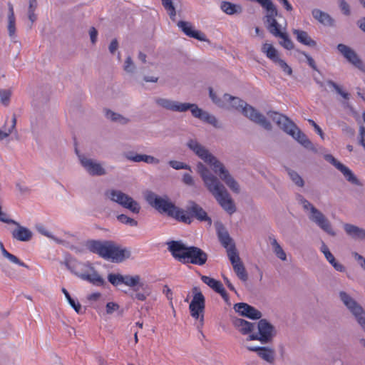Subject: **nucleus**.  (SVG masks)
Returning a JSON list of instances; mask_svg holds the SVG:
<instances>
[{
  "label": "nucleus",
  "instance_id": "obj_1",
  "mask_svg": "<svg viewBox=\"0 0 365 365\" xmlns=\"http://www.w3.org/2000/svg\"><path fill=\"white\" fill-rule=\"evenodd\" d=\"M146 200L155 209L160 212H165L180 222L190 224L195 218L200 222H207L209 225L212 224V220L207 216V212L196 202H190L184 210L176 207L173 202L162 198L153 192L146 196Z\"/></svg>",
  "mask_w": 365,
  "mask_h": 365
},
{
  "label": "nucleus",
  "instance_id": "obj_2",
  "mask_svg": "<svg viewBox=\"0 0 365 365\" xmlns=\"http://www.w3.org/2000/svg\"><path fill=\"white\" fill-rule=\"evenodd\" d=\"M210 96L212 101L219 106H226L229 108H235L236 110L241 109L242 113L252 121L258 123L267 130L272 129L270 123L263 115L257 112L252 106L248 105L240 98L232 97L229 94H225L223 96L224 100L221 101L220 99L217 98L215 93L211 88H210Z\"/></svg>",
  "mask_w": 365,
  "mask_h": 365
},
{
  "label": "nucleus",
  "instance_id": "obj_3",
  "mask_svg": "<svg viewBox=\"0 0 365 365\" xmlns=\"http://www.w3.org/2000/svg\"><path fill=\"white\" fill-rule=\"evenodd\" d=\"M200 174L207 190L213 195L221 207L229 214L235 212V205L224 185L202 163L197 165Z\"/></svg>",
  "mask_w": 365,
  "mask_h": 365
},
{
  "label": "nucleus",
  "instance_id": "obj_4",
  "mask_svg": "<svg viewBox=\"0 0 365 365\" xmlns=\"http://www.w3.org/2000/svg\"><path fill=\"white\" fill-rule=\"evenodd\" d=\"M189 148L193 150L202 160L209 164L213 171L219 174L220 178L227 184V185L235 192H239V185L229 172L225 168L224 165L210 154L207 149L198 143L196 140H190L188 143Z\"/></svg>",
  "mask_w": 365,
  "mask_h": 365
},
{
  "label": "nucleus",
  "instance_id": "obj_5",
  "mask_svg": "<svg viewBox=\"0 0 365 365\" xmlns=\"http://www.w3.org/2000/svg\"><path fill=\"white\" fill-rule=\"evenodd\" d=\"M88 248L103 259L116 263L121 262L130 256L129 250L122 248L112 241L91 240L88 242Z\"/></svg>",
  "mask_w": 365,
  "mask_h": 365
},
{
  "label": "nucleus",
  "instance_id": "obj_6",
  "mask_svg": "<svg viewBox=\"0 0 365 365\" xmlns=\"http://www.w3.org/2000/svg\"><path fill=\"white\" fill-rule=\"evenodd\" d=\"M235 327L242 334H250L247 340H259L262 343L269 341L273 336L274 327L266 319H260L257 324L258 332L252 333L256 325L242 319H235L233 321Z\"/></svg>",
  "mask_w": 365,
  "mask_h": 365
},
{
  "label": "nucleus",
  "instance_id": "obj_7",
  "mask_svg": "<svg viewBox=\"0 0 365 365\" xmlns=\"http://www.w3.org/2000/svg\"><path fill=\"white\" fill-rule=\"evenodd\" d=\"M267 114L282 130L293 137L304 148L310 150L314 149L313 144L306 135L286 115L275 111H269Z\"/></svg>",
  "mask_w": 365,
  "mask_h": 365
},
{
  "label": "nucleus",
  "instance_id": "obj_8",
  "mask_svg": "<svg viewBox=\"0 0 365 365\" xmlns=\"http://www.w3.org/2000/svg\"><path fill=\"white\" fill-rule=\"evenodd\" d=\"M262 6L267 11V22L268 23V30L274 36L281 38L280 44L287 50H292L294 44L288 36L281 31L280 26L277 22L275 17L277 16V10L273 4L272 1H258Z\"/></svg>",
  "mask_w": 365,
  "mask_h": 365
},
{
  "label": "nucleus",
  "instance_id": "obj_9",
  "mask_svg": "<svg viewBox=\"0 0 365 365\" xmlns=\"http://www.w3.org/2000/svg\"><path fill=\"white\" fill-rule=\"evenodd\" d=\"M156 103L168 110L173 111L184 112L187 110H190L192 114L195 118L202 119L204 114V111L199 108L195 104L187 103H178L176 101H172L165 98L156 99Z\"/></svg>",
  "mask_w": 365,
  "mask_h": 365
},
{
  "label": "nucleus",
  "instance_id": "obj_10",
  "mask_svg": "<svg viewBox=\"0 0 365 365\" xmlns=\"http://www.w3.org/2000/svg\"><path fill=\"white\" fill-rule=\"evenodd\" d=\"M105 195L133 213L138 214L140 210V206L135 200L120 190H108L105 192Z\"/></svg>",
  "mask_w": 365,
  "mask_h": 365
},
{
  "label": "nucleus",
  "instance_id": "obj_11",
  "mask_svg": "<svg viewBox=\"0 0 365 365\" xmlns=\"http://www.w3.org/2000/svg\"><path fill=\"white\" fill-rule=\"evenodd\" d=\"M300 202L305 210H310L309 219L315 222L321 229L331 235L335 233L332 230L330 222L325 216L316 207H314L308 200L300 196Z\"/></svg>",
  "mask_w": 365,
  "mask_h": 365
},
{
  "label": "nucleus",
  "instance_id": "obj_12",
  "mask_svg": "<svg viewBox=\"0 0 365 365\" xmlns=\"http://www.w3.org/2000/svg\"><path fill=\"white\" fill-rule=\"evenodd\" d=\"M193 297L190 304L189 309L190 315L195 319L204 320V311L205 307V299L200 289L197 287L192 288Z\"/></svg>",
  "mask_w": 365,
  "mask_h": 365
},
{
  "label": "nucleus",
  "instance_id": "obj_13",
  "mask_svg": "<svg viewBox=\"0 0 365 365\" xmlns=\"http://www.w3.org/2000/svg\"><path fill=\"white\" fill-rule=\"evenodd\" d=\"M339 296L344 305L354 315L358 323L365 331V312L362 307L346 292H341Z\"/></svg>",
  "mask_w": 365,
  "mask_h": 365
},
{
  "label": "nucleus",
  "instance_id": "obj_14",
  "mask_svg": "<svg viewBox=\"0 0 365 365\" xmlns=\"http://www.w3.org/2000/svg\"><path fill=\"white\" fill-rule=\"evenodd\" d=\"M168 250L176 260L185 263L190 247L186 246L181 241L172 240L167 243Z\"/></svg>",
  "mask_w": 365,
  "mask_h": 365
},
{
  "label": "nucleus",
  "instance_id": "obj_15",
  "mask_svg": "<svg viewBox=\"0 0 365 365\" xmlns=\"http://www.w3.org/2000/svg\"><path fill=\"white\" fill-rule=\"evenodd\" d=\"M324 159L332 164L336 169H338L344 176L347 181L351 182L353 185H361L359 180L354 175L352 171L346 166L341 163L334 157L331 154H327L324 155Z\"/></svg>",
  "mask_w": 365,
  "mask_h": 365
},
{
  "label": "nucleus",
  "instance_id": "obj_16",
  "mask_svg": "<svg viewBox=\"0 0 365 365\" xmlns=\"http://www.w3.org/2000/svg\"><path fill=\"white\" fill-rule=\"evenodd\" d=\"M228 258L238 278L243 282L247 281L248 275L238 252H235L233 249L230 250L228 252Z\"/></svg>",
  "mask_w": 365,
  "mask_h": 365
},
{
  "label": "nucleus",
  "instance_id": "obj_17",
  "mask_svg": "<svg viewBox=\"0 0 365 365\" xmlns=\"http://www.w3.org/2000/svg\"><path fill=\"white\" fill-rule=\"evenodd\" d=\"M337 49L349 63L359 70L365 71V66L362 61L353 49L343 43H339L337 46Z\"/></svg>",
  "mask_w": 365,
  "mask_h": 365
},
{
  "label": "nucleus",
  "instance_id": "obj_18",
  "mask_svg": "<svg viewBox=\"0 0 365 365\" xmlns=\"http://www.w3.org/2000/svg\"><path fill=\"white\" fill-rule=\"evenodd\" d=\"M207 260V255L206 252L197 247L190 246V250L184 264L190 263L202 266L206 263Z\"/></svg>",
  "mask_w": 365,
  "mask_h": 365
},
{
  "label": "nucleus",
  "instance_id": "obj_19",
  "mask_svg": "<svg viewBox=\"0 0 365 365\" xmlns=\"http://www.w3.org/2000/svg\"><path fill=\"white\" fill-rule=\"evenodd\" d=\"M66 266L71 270V272H73L76 275L78 276L83 280L88 281L96 286H103L104 284V279L91 266H89L91 270L92 271V273L91 274L78 273L75 270L74 267H72L70 263H67Z\"/></svg>",
  "mask_w": 365,
  "mask_h": 365
},
{
  "label": "nucleus",
  "instance_id": "obj_20",
  "mask_svg": "<svg viewBox=\"0 0 365 365\" xmlns=\"http://www.w3.org/2000/svg\"><path fill=\"white\" fill-rule=\"evenodd\" d=\"M216 230L218 239L222 245L226 249L227 254L228 255V252L232 249L235 252H237L235 243L224 225L221 223L216 224Z\"/></svg>",
  "mask_w": 365,
  "mask_h": 365
},
{
  "label": "nucleus",
  "instance_id": "obj_21",
  "mask_svg": "<svg viewBox=\"0 0 365 365\" xmlns=\"http://www.w3.org/2000/svg\"><path fill=\"white\" fill-rule=\"evenodd\" d=\"M234 309L240 315L252 319H259L262 317L259 311L246 303H237L235 304Z\"/></svg>",
  "mask_w": 365,
  "mask_h": 365
},
{
  "label": "nucleus",
  "instance_id": "obj_22",
  "mask_svg": "<svg viewBox=\"0 0 365 365\" xmlns=\"http://www.w3.org/2000/svg\"><path fill=\"white\" fill-rule=\"evenodd\" d=\"M178 26L187 36L197 39L201 41H205L206 36L200 31L195 30L191 23L185 21L178 22Z\"/></svg>",
  "mask_w": 365,
  "mask_h": 365
},
{
  "label": "nucleus",
  "instance_id": "obj_23",
  "mask_svg": "<svg viewBox=\"0 0 365 365\" xmlns=\"http://www.w3.org/2000/svg\"><path fill=\"white\" fill-rule=\"evenodd\" d=\"M80 160L81 165L91 175H102L106 173L105 170L99 163H95L92 160L83 156L80 157Z\"/></svg>",
  "mask_w": 365,
  "mask_h": 365
},
{
  "label": "nucleus",
  "instance_id": "obj_24",
  "mask_svg": "<svg viewBox=\"0 0 365 365\" xmlns=\"http://www.w3.org/2000/svg\"><path fill=\"white\" fill-rule=\"evenodd\" d=\"M14 225L16 226L11 232V235L14 239L21 242H28L31 239L33 235L29 229L21 226L19 222Z\"/></svg>",
  "mask_w": 365,
  "mask_h": 365
},
{
  "label": "nucleus",
  "instance_id": "obj_25",
  "mask_svg": "<svg viewBox=\"0 0 365 365\" xmlns=\"http://www.w3.org/2000/svg\"><path fill=\"white\" fill-rule=\"evenodd\" d=\"M201 280L217 293L220 294L224 299H227V294L220 281L205 275L201 277Z\"/></svg>",
  "mask_w": 365,
  "mask_h": 365
},
{
  "label": "nucleus",
  "instance_id": "obj_26",
  "mask_svg": "<svg viewBox=\"0 0 365 365\" xmlns=\"http://www.w3.org/2000/svg\"><path fill=\"white\" fill-rule=\"evenodd\" d=\"M247 349L257 352L260 358L267 362L272 363L274 361V353L272 349L259 346H247Z\"/></svg>",
  "mask_w": 365,
  "mask_h": 365
},
{
  "label": "nucleus",
  "instance_id": "obj_27",
  "mask_svg": "<svg viewBox=\"0 0 365 365\" xmlns=\"http://www.w3.org/2000/svg\"><path fill=\"white\" fill-rule=\"evenodd\" d=\"M293 34L295 35L297 40L304 45L311 47H314L317 45L316 41L312 39V38L306 31L299 29H294Z\"/></svg>",
  "mask_w": 365,
  "mask_h": 365
},
{
  "label": "nucleus",
  "instance_id": "obj_28",
  "mask_svg": "<svg viewBox=\"0 0 365 365\" xmlns=\"http://www.w3.org/2000/svg\"><path fill=\"white\" fill-rule=\"evenodd\" d=\"M344 230L353 238L365 239V230L350 224L344 225Z\"/></svg>",
  "mask_w": 365,
  "mask_h": 365
},
{
  "label": "nucleus",
  "instance_id": "obj_29",
  "mask_svg": "<svg viewBox=\"0 0 365 365\" xmlns=\"http://www.w3.org/2000/svg\"><path fill=\"white\" fill-rule=\"evenodd\" d=\"M262 52L264 53L273 63H275L279 58L278 51L273 45L270 43H264L262 46Z\"/></svg>",
  "mask_w": 365,
  "mask_h": 365
},
{
  "label": "nucleus",
  "instance_id": "obj_30",
  "mask_svg": "<svg viewBox=\"0 0 365 365\" xmlns=\"http://www.w3.org/2000/svg\"><path fill=\"white\" fill-rule=\"evenodd\" d=\"M9 35L11 38L15 37L16 34V19L14 13V8L11 4H9L8 26Z\"/></svg>",
  "mask_w": 365,
  "mask_h": 365
},
{
  "label": "nucleus",
  "instance_id": "obj_31",
  "mask_svg": "<svg viewBox=\"0 0 365 365\" xmlns=\"http://www.w3.org/2000/svg\"><path fill=\"white\" fill-rule=\"evenodd\" d=\"M312 15L317 20L324 25L331 26L333 24V20L330 16L319 9L313 10Z\"/></svg>",
  "mask_w": 365,
  "mask_h": 365
},
{
  "label": "nucleus",
  "instance_id": "obj_32",
  "mask_svg": "<svg viewBox=\"0 0 365 365\" xmlns=\"http://www.w3.org/2000/svg\"><path fill=\"white\" fill-rule=\"evenodd\" d=\"M220 7L225 13L229 15L239 14L242 11L240 5L232 4L231 1H222Z\"/></svg>",
  "mask_w": 365,
  "mask_h": 365
},
{
  "label": "nucleus",
  "instance_id": "obj_33",
  "mask_svg": "<svg viewBox=\"0 0 365 365\" xmlns=\"http://www.w3.org/2000/svg\"><path fill=\"white\" fill-rule=\"evenodd\" d=\"M123 284L129 287L133 288L134 292L138 291L137 286L142 285L140 284V277L139 275H123Z\"/></svg>",
  "mask_w": 365,
  "mask_h": 365
},
{
  "label": "nucleus",
  "instance_id": "obj_34",
  "mask_svg": "<svg viewBox=\"0 0 365 365\" xmlns=\"http://www.w3.org/2000/svg\"><path fill=\"white\" fill-rule=\"evenodd\" d=\"M2 255L6 257L11 262L16 264L23 267H28V266L17 257L9 252L4 247L2 243H0Z\"/></svg>",
  "mask_w": 365,
  "mask_h": 365
},
{
  "label": "nucleus",
  "instance_id": "obj_35",
  "mask_svg": "<svg viewBox=\"0 0 365 365\" xmlns=\"http://www.w3.org/2000/svg\"><path fill=\"white\" fill-rule=\"evenodd\" d=\"M16 118L15 115H14L11 118V124L9 126V128H5L4 130H0V140H4V138L9 136L10 134H11V133L13 132V130H14V128L16 127Z\"/></svg>",
  "mask_w": 365,
  "mask_h": 365
},
{
  "label": "nucleus",
  "instance_id": "obj_36",
  "mask_svg": "<svg viewBox=\"0 0 365 365\" xmlns=\"http://www.w3.org/2000/svg\"><path fill=\"white\" fill-rule=\"evenodd\" d=\"M272 245L277 257L283 261L286 260V253L275 239L272 241Z\"/></svg>",
  "mask_w": 365,
  "mask_h": 365
},
{
  "label": "nucleus",
  "instance_id": "obj_37",
  "mask_svg": "<svg viewBox=\"0 0 365 365\" xmlns=\"http://www.w3.org/2000/svg\"><path fill=\"white\" fill-rule=\"evenodd\" d=\"M62 292L64 294L68 302L69 303V304L74 309V310L77 312V313H80L81 312V304L78 302H76L70 295V294L68 293V292L65 289V288H63L62 289Z\"/></svg>",
  "mask_w": 365,
  "mask_h": 365
},
{
  "label": "nucleus",
  "instance_id": "obj_38",
  "mask_svg": "<svg viewBox=\"0 0 365 365\" xmlns=\"http://www.w3.org/2000/svg\"><path fill=\"white\" fill-rule=\"evenodd\" d=\"M106 115L112 121L119 122L123 124H125L128 121V119H126L123 116L120 115V114L115 113L110 110H106Z\"/></svg>",
  "mask_w": 365,
  "mask_h": 365
},
{
  "label": "nucleus",
  "instance_id": "obj_39",
  "mask_svg": "<svg viewBox=\"0 0 365 365\" xmlns=\"http://www.w3.org/2000/svg\"><path fill=\"white\" fill-rule=\"evenodd\" d=\"M173 3V1H163V5L170 16V18L173 21H175L176 11Z\"/></svg>",
  "mask_w": 365,
  "mask_h": 365
},
{
  "label": "nucleus",
  "instance_id": "obj_40",
  "mask_svg": "<svg viewBox=\"0 0 365 365\" xmlns=\"http://www.w3.org/2000/svg\"><path fill=\"white\" fill-rule=\"evenodd\" d=\"M117 220L122 224L128 225L131 227H136L138 225V222L135 220L123 214L118 215Z\"/></svg>",
  "mask_w": 365,
  "mask_h": 365
},
{
  "label": "nucleus",
  "instance_id": "obj_41",
  "mask_svg": "<svg viewBox=\"0 0 365 365\" xmlns=\"http://www.w3.org/2000/svg\"><path fill=\"white\" fill-rule=\"evenodd\" d=\"M108 279L113 286H118L120 284H123V275L120 274H109Z\"/></svg>",
  "mask_w": 365,
  "mask_h": 365
},
{
  "label": "nucleus",
  "instance_id": "obj_42",
  "mask_svg": "<svg viewBox=\"0 0 365 365\" xmlns=\"http://www.w3.org/2000/svg\"><path fill=\"white\" fill-rule=\"evenodd\" d=\"M11 96V91L10 90H4V89L0 90L1 103L4 106H7L9 104Z\"/></svg>",
  "mask_w": 365,
  "mask_h": 365
},
{
  "label": "nucleus",
  "instance_id": "obj_43",
  "mask_svg": "<svg viewBox=\"0 0 365 365\" xmlns=\"http://www.w3.org/2000/svg\"><path fill=\"white\" fill-rule=\"evenodd\" d=\"M328 85L333 87L334 90L336 91L338 94L341 96V97L344 99L348 100L349 98V93L347 92L344 91L341 88L337 85L336 83H334L332 81H329L327 82Z\"/></svg>",
  "mask_w": 365,
  "mask_h": 365
},
{
  "label": "nucleus",
  "instance_id": "obj_44",
  "mask_svg": "<svg viewBox=\"0 0 365 365\" xmlns=\"http://www.w3.org/2000/svg\"><path fill=\"white\" fill-rule=\"evenodd\" d=\"M289 175L292 180L298 186L302 187L304 185V180L301 176L293 170H289Z\"/></svg>",
  "mask_w": 365,
  "mask_h": 365
},
{
  "label": "nucleus",
  "instance_id": "obj_45",
  "mask_svg": "<svg viewBox=\"0 0 365 365\" xmlns=\"http://www.w3.org/2000/svg\"><path fill=\"white\" fill-rule=\"evenodd\" d=\"M274 63L277 64L285 73L292 75V70L291 67L284 60L279 58Z\"/></svg>",
  "mask_w": 365,
  "mask_h": 365
},
{
  "label": "nucleus",
  "instance_id": "obj_46",
  "mask_svg": "<svg viewBox=\"0 0 365 365\" xmlns=\"http://www.w3.org/2000/svg\"><path fill=\"white\" fill-rule=\"evenodd\" d=\"M37 7V1H31L29 9V19L33 24L37 19L36 15L34 14L35 9Z\"/></svg>",
  "mask_w": 365,
  "mask_h": 365
},
{
  "label": "nucleus",
  "instance_id": "obj_47",
  "mask_svg": "<svg viewBox=\"0 0 365 365\" xmlns=\"http://www.w3.org/2000/svg\"><path fill=\"white\" fill-rule=\"evenodd\" d=\"M169 165L175 170L190 169V167L187 165L177 160L169 161Z\"/></svg>",
  "mask_w": 365,
  "mask_h": 365
},
{
  "label": "nucleus",
  "instance_id": "obj_48",
  "mask_svg": "<svg viewBox=\"0 0 365 365\" xmlns=\"http://www.w3.org/2000/svg\"><path fill=\"white\" fill-rule=\"evenodd\" d=\"M201 120L211 125H213L214 126L217 125V120L216 119V118L214 115H210L206 112L204 113Z\"/></svg>",
  "mask_w": 365,
  "mask_h": 365
},
{
  "label": "nucleus",
  "instance_id": "obj_49",
  "mask_svg": "<svg viewBox=\"0 0 365 365\" xmlns=\"http://www.w3.org/2000/svg\"><path fill=\"white\" fill-rule=\"evenodd\" d=\"M201 120L211 125H213L214 126L217 125V120L216 119V118L214 115H210L206 112L204 113Z\"/></svg>",
  "mask_w": 365,
  "mask_h": 365
},
{
  "label": "nucleus",
  "instance_id": "obj_50",
  "mask_svg": "<svg viewBox=\"0 0 365 365\" xmlns=\"http://www.w3.org/2000/svg\"><path fill=\"white\" fill-rule=\"evenodd\" d=\"M119 305L115 302H108L106 304V313L111 314L113 312L119 309Z\"/></svg>",
  "mask_w": 365,
  "mask_h": 365
},
{
  "label": "nucleus",
  "instance_id": "obj_51",
  "mask_svg": "<svg viewBox=\"0 0 365 365\" xmlns=\"http://www.w3.org/2000/svg\"><path fill=\"white\" fill-rule=\"evenodd\" d=\"M163 292L166 295V297L170 301V304L173 307V292L168 285L163 287Z\"/></svg>",
  "mask_w": 365,
  "mask_h": 365
},
{
  "label": "nucleus",
  "instance_id": "obj_52",
  "mask_svg": "<svg viewBox=\"0 0 365 365\" xmlns=\"http://www.w3.org/2000/svg\"><path fill=\"white\" fill-rule=\"evenodd\" d=\"M135 292V293H132L130 294V297L133 299H137L138 301L143 302L147 299L148 294H145L143 292Z\"/></svg>",
  "mask_w": 365,
  "mask_h": 365
},
{
  "label": "nucleus",
  "instance_id": "obj_53",
  "mask_svg": "<svg viewBox=\"0 0 365 365\" xmlns=\"http://www.w3.org/2000/svg\"><path fill=\"white\" fill-rule=\"evenodd\" d=\"M133 68H134L133 62L130 56H128L125 61L124 69L127 72H131V71H133Z\"/></svg>",
  "mask_w": 365,
  "mask_h": 365
},
{
  "label": "nucleus",
  "instance_id": "obj_54",
  "mask_svg": "<svg viewBox=\"0 0 365 365\" xmlns=\"http://www.w3.org/2000/svg\"><path fill=\"white\" fill-rule=\"evenodd\" d=\"M302 53L306 57L309 66L314 70L317 71V65L315 63L314 60L307 53L302 52Z\"/></svg>",
  "mask_w": 365,
  "mask_h": 365
},
{
  "label": "nucleus",
  "instance_id": "obj_55",
  "mask_svg": "<svg viewBox=\"0 0 365 365\" xmlns=\"http://www.w3.org/2000/svg\"><path fill=\"white\" fill-rule=\"evenodd\" d=\"M143 162L148 164H158L160 160L153 156L145 155Z\"/></svg>",
  "mask_w": 365,
  "mask_h": 365
},
{
  "label": "nucleus",
  "instance_id": "obj_56",
  "mask_svg": "<svg viewBox=\"0 0 365 365\" xmlns=\"http://www.w3.org/2000/svg\"><path fill=\"white\" fill-rule=\"evenodd\" d=\"M182 181L185 184H186L187 185H192L194 184V180H193L192 177L188 173H185L183 175Z\"/></svg>",
  "mask_w": 365,
  "mask_h": 365
},
{
  "label": "nucleus",
  "instance_id": "obj_57",
  "mask_svg": "<svg viewBox=\"0 0 365 365\" xmlns=\"http://www.w3.org/2000/svg\"><path fill=\"white\" fill-rule=\"evenodd\" d=\"M308 121L314 128L316 132L321 136V138H324V133L321 128L313 120L309 119Z\"/></svg>",
  "mask_w": 365,
  "mask_h": 365
},
{
  "label": "nucleus",
  "instance_id": "obj_58",
  "mask_svg": "<svg viewBox=\"0 0 365 365\" xmlns=\"http://www.w3.org/2000/svg\"><path fill=\"white\" fill-rule=\"evenodd\" d=\"M340 8L344 14L349 15V14H350L349 6L346 1H341Z\"/></svg>",
  "mask_w": 365,
  "mask_h": 365
},
{
  "label": "nucleus",
  "instance_id": "obj_59",
  "mask_svg": "<svg viewBox=\"0 0 365 365\" xmlns=\"http://www.w3.org/2000/svg\"><path fill=\"white\" fill-rule=\"evenodd\" d=\"M145 155L136 154L135 155L128 156V158L134 162L144 161Z\"/></svg>",
  "mask_w": 365,
  "mask_h": 365
},
{
  "label": "nucleus",
  "instance_id": "obj_60",
  "mask_svg": "<svg viewBox=\"0 0 365 365\" xmlns=\"http://www.w3.org/2000/svg\"><path fill=\"white\" fill-rule=\"evenodd\" d=\"M38 231L43 235L49 237V238H51L53 240H54L56 242H57L58 243H61V240L54 237L49 232H48L47 230H46L45 229H39Z\"/></svg>",
  "mask_w": 365,
  "mask_h": 365
},
{
  "label": "nucleus",
  "instance_id": "obj_61",
  "mask_svg": "<svg viewBox=\"0 0 365 365\" xmlns=\"http://www.w3.org/2000/svg\"><path fill=\"white\" fill-rule=\"evenodd\" d=\"M91 40L93 43H95L97 38L98 31L94 27H91L89 31Z\"/></svg>",
  "mask_w": 365,
  "mask_h": 365
},
{
  "label": "nucleus",
  "instance_id": "obj_62",
  "mask_svg": "<svg viewBox=\"0 0 365 365\" xmlns=\"http://www.w3.org/2000/svg\"><path fill=\"white\" fill-rule=\"evenodd\" d=\"M118 43L116 39H113L110 46H109V51L111 53H113L118 48Z\"/></svg>",
  "mask_w": 365,
  "mask_h": 365
},
{
  "label": "nucleus",
  "instance_id": "obj_63",
  "mask_svg": "<svg viewBox=\"0 0 365 365\" xmlns=\"http://www.w3.org/2000/svg\"><path fill=\"white\" fill-rule=\"evenodd\" d=\"M330 264H331L334 267V269H335L336 271H339V272H344V271L345 270V267H344L342 264H341L338 263V262L336 261V259H334V262L330 263Z\"/></svg>",
  "mask_w": 365,
  "mask_h": 365
},
{
  "label": "nucleus",
  "instance_id": "obj_64",
  "mask_svg": "<svg viewBox=\"0 0 365 365\" xmlns=\"http://www.w3.org/2000/svg\"><path fill=\"white\" fill-rule=\"evenodd\" d=\"M355 257L358 261L360 262L361 267H363L365 269V259L361 255L357 253H355Z\"/></svg>",
  "mask_w": 365,
  "mask_h": 365
}]
</instances>
